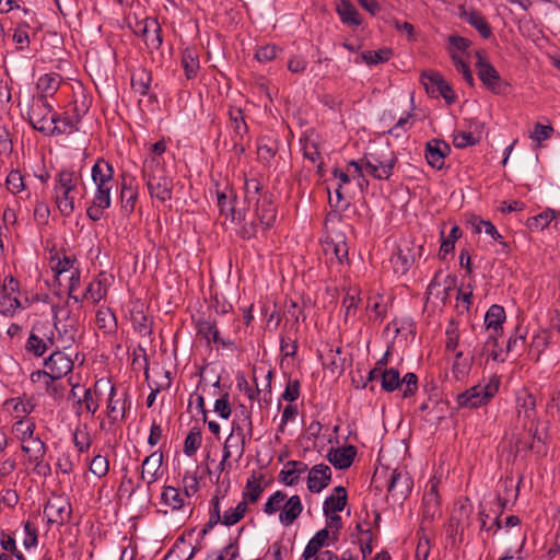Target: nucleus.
Here are the masks:
<instances>
[{
    "label": "nucleus",
    "instance_id": "obj_1",
    "mask_svg": "<svg viewBox=\"0 0 560 560\" xmlns=\"http://www.w3.org/2000/svg\"><path fill=\"white\" fill-rule=\"evenodd\" d=\"M230 210L233 222H243L238 234L245 240L256 237L260 232L270 229L277 219V206L269 191L259 195L246 209L231 207Z\"/></svg>",
    "mask_w": 560,
    "mask_h": 560
},
{
    "label": "nucleus",
    "instance_id": "obj_2",
    "mask_svg": "<svg viewBox=\"0 0 560 560\" xmlns=\"http://www.w3.org/2000/svg\"><path fill=\"white\" fill-rule=\"evenodd\" d=\"M149 194L152 198L165 202L172 199L173 180L167 175L164 163L156 156L145 159L142 166Z\"/></svg>",
    "mask_w": 560,
    "mask_h": 560
},
{
    "label": "nucleus",
    "instance_id": "obj_3",
    "mask_svg": "<svg viewBox=\"0 0 560 560\" xmlns=\"http://www.w3.org/2000/svg\"><path fill=\"white\" fill-rule=\"evenodd\" d=\"M397 161L396 154L388 147L380 148L374 152L364 154L366 172L375 179L380 180L390 178Z\"/></svg>",
    "mask_w": 560,
    "mask_h": 560
},
{
    "label": "nucleus",
    "instance_id": "obj_4",
    "mask_svg": "<svg viewBox=\"0 0 560 560\" xmlns=\"http://www.w3.org/2000/svg\"><path fill=\"white\" fill-rule=\"evenodd\" d=\"M477 61L475 63L479 80L493 94L505 95L510 90V84L503 80L498 70L483 56V51H476Z\"/></svg>",
    "mask_w": 560,
    "mask_h": 560
},
{
    "label": "nucleus",
    "instance_id": "obj_5",
    "mask_svg": "<svg viewBox=\"0 0 560 560\" xmlns=\"http://www.w3.org/2000/svg\"><path fill=\"white\" fill-rule=\"evenodd\" d=\"M54 113V107L48 101L39 102L38 98H36L27 112L28 121L35 130L45 136L63 135L65 129H61L59 126H50L48 115H52Z\"/></svg>",
    "mask_w": 560,
    "mask_h": 560
},
{
    "label": "nucleus",
    "instance_id": "obj_6",
    "mask_svg": "<svg viewBox=\"0 0 560 560\" xmlns=\"http://www.w3.org/2000/svg\"><path fill=\"white\" fill-rule=\"evenodd\" d=\"M421 82L428 94L434 97L442 96L447 104L456 101V95L450 83L435 70H425L421 73Z\"/></svg>",
    "mask_w": 560,
    "mask_h": 560
},
{
    "label": "nucleus",
    "instance_id": "obj_7",
    "mask_svg": "<svg viewBox=\"0 0 560 560\" xmlns=\"http://www.w3.org/2000/svg\"><path fill=\"white\" fill-rule=\"evenodd\" d=\"M498 387L491 384L476 385L457 395V404L462 408L475 409L486 405L494 396Z\"/></svg>",
    "mask_w": 560,
    "mask_h": 560
},
{
    "label": "nucleus",
    "instance_id": "obj_8",
    "mask_svg": "<svg viewBox=\"0 0 560 560\" xmlns=\"http://www.w3.org/2000/svg\"><path fill=\"white\" fill-rule=\"evenodd\" d=\"M229 117L233 129V151L236 155H242L246 151L244 139L248 133V126L245 122L243 110L240 107H231Z\"/></svg>",
    "mask_w": 560,
    "mask_h": 560
},
{
    "label": "nucleus",
    "instance_id": "obj_9",
    "mask_svg": "<svg viewBox=\"0 0 560 560\" xmlns=\"http://www.w3.org/2000/svg\"><path fill=\"white\" fill-rule=\"evenodd\" d=\"M451 153L450 144L442 139H432L425 143L424 156L428 164L435 168L442 170L445 158Z\"/></svg>",
    "mask_w": 560,
    "mask_h": 560
},
{
    "label": "nucleus",
    "instance_id": "obj_10",
    "mask_svg": "<svg viewBox=\"0 0 560 560\" xmlns=\"http://www.w3.org/2000/svg\"><path fill=\"white\" fill-rule=\"evenodd\" d=\"M413 481L407 471L394 469L387 486L388 493L395 500H404L411 492Z\"/></svg>",
    "mask_w": 560,
    "mask_h": 560
},
{
    "label": "nucleus",
    "instance_id": "obj_11",
    "mask_svg": "<svg viewBox=\"0 0 560 560\" xmlns=\"http://www.w3.org/2000/svg\"><path fill=\"white\" fill-rule=\"evenodd\" d=\"M44 365L49 370L50 381L60 380L73 369L72 360L60 350L45 359Z\"/></svg>",
    "mask_w": 560,
    "mask_h": 560
},
{
    "label": "nucleus",
    "instance_id": "obj_12",
    "mask_svg": "<svg viewBox=\"0 0 560 560\" xmlns=\"http://www.w3.org/2000/svg\"><path fill=\"white\" fill-rule=\"evenodd\" d=\"M71 513V504L61 497L49 500L44 508V514L47 515L48 523L62 524L70 520Z\"/></svg>",
    "mask_w": 560,
    "mask_h": 560
},
{
    "label": "nucleus",
    "instance_id": "obj_13",
    "mask_svg": "<svg viewBox=\"0 0 560 560\" xmlns=\"http://www.w3.org/2000/svg\"><path fill=\"white\" fill-rule=\"evenodd\" d=\"M331 481V469L326 464L313 466L307 476V489L313 493H319Z\"/></svg>",
    "mask_w": 560,
    "mask_h": 560
},
{
    "label": "nucleus",
    "instance_id": "obj_14",
    "mask_svg": "<svg viewBox=\"0 0 560 560\" xmlns=\"http://www.w3.org/2000/svg\"><path fill=\"white\" fill-rule=\"evenodd\" d=\"M162 462V452H153L142 462L140 478L147 482L149 489L151 485L159 479V471L161 469Z\"/></svg>",
    "mask_w": 560,
    "mask_h": 560
},
{
    "label": "nucleus",
    "instance_id": "obj_15",
    "mask_svg": "<svg viewBox=\"0 0 560 560\" xmlns=\"http://www.w3.org/2000/svg\"><path fill=\"white\" fill-rule=\"evenodd\" d=\"M357 455V447L354 445H347L343 447L330 448L327 459L337 469L349 468Z\"/></svg>",
    "mask_w": 560,
    "mask_h": 560
},
{
    "label": "nucleus",
    "instance_id": "obj_16",
    "mask_svg": "<svg viewBox=\"0 0 560 560\" xmlns=\"http://www.w3.org/2000/svg\"><path fill=\"white\" fill-rule=\"evenodd\" d=\"M459 16L470 24L482 38L488 39L492 36V28L481 12L477 10L467 11L463 8Z\"/></svg>",
    "mask_w": 560,
    "mask_h": 560
},
{
    "label": "nucleus",
    "instance_id": "obj_17",
    "mask_svg": "<svg viewBox=\"0 0 560 560\" xmlns=\"http://www.w3.org/2000/svg\"><path fill=\"white\" fill-rule=\"evenodd\" d=\"M61 81L62 78L58 73L52 72L42 75L36 83V89L39 92L38 101L45 102L48 96H52L58 91Z\"/></svg>",
    "mask_w": 560,
    "mask_h": 560
},
{
    "label": "nucleus",
    "instance_id": "obj_18",
    "mask_svg": "<svg viewBox=\"0 0 560 560\" xmlns=\"http://www.w3.org/2000/svg\"><path fill=\"white\" fill-rule=\"evenodd\" d=\"M505 320V311L501 305L493 304L489 307L485 316L487 330H492L489 335L501 336L503 332L502 324Z\"/></svg>",
    "mask_w": 560,
    "mask_h": 560
},
{
    "label": "nucleus",
    "instance_id": "obj_19",
    "mask_svg": "<svg viewBox=\"0 0 560 560\" xmlns=\"http://www.w3.org/2000/svg\"><path fill=\"white\" fill-rule=\"evenodd\" d=\"M529 434L532 436L530 443H527L526 441L518 440L516 442V451L520 452L522 450L532 451L537 455H544L546 454L547 447H546V433L540 432L537 427L533 429V424L528 429Z\"/></svg>",
    "mask_w": 560,
    "mask_h": 560
},
{
    "label": "nucleus",
    "instance_id": "obj_20",
    "mask_svg": "<svg viewBox=\"0 0 560 560\" xmlns=\"http://www.w3.org/2000/svg\"><path fill=\"white\" fill-rule=\"evenodd\" d=\"M54 326L58 331V338L61 340L65 349L70 348L75 342V336L78 331V320L68 314L66 324L58 327L57 314L54 315Z\"/></svg>",
    "mask_w": 560,
    "mask_h": 560
},
{
    "label": "nucleus",
    "instance_id": "obj_21",
    "mask_svg": "<svg viewBox=\"0 0 560 560\" xmlns=\"http://www.w3.org/2000/svg\"><path fill=\"white\" fill-rule=\"evenodd\" d=\"M498 338L495 335H489L487 340L482 346H475L472 353H471V361H476L483 355H488V358H491L493 361H501L503 362L504 359L501 358L502 350H498Z\"/></svg>",
    "mask_w": 560,
    "mask_h": 560
},
{
    "label": "nucleus",
    "instance_id": "obj_22",
    "mask_svg": "<svg viewBox=\"0 0 560 560\" xmlns=\"http://www.w3.org/2000/svg\"><path fill=\"white\" fill-rule=\"evenodd\" d=\"M92 180L96 186H113L114 168L104 159H98L92 167Z\"/></svg>",
    "mask_w": 560,
    "mask_h": 560
},
{
    "label": "nucleus",
    "instance_id": "obj_23",
    "mask_svg": "<svg viewBox=\"0 0 560 560\" xmlns=\"http://www.w3.org/2000/svg\"><path fill=\"white\" fill-rule=\"evenodd\" d=\"M303 511L301 498L298 494L290 497L282 506L279 521L284 526H289L300 516Z\"/></svg>",
    "mask_w": 560,
    "mask_h": 560
},
{
    "label": "nucleus",
    "instance_id": "obj_24",
    "mask_svg": "<svg viewBox=\"0 0 560 560\" xmlns=\"http://www.w3.org/2000/svg\"><path fill=\"white\" fill-rule=\"evenodd\" d=\"M516 408L518 419L534 422L536 418V399L526 390L520 393L516 397Z\"/></svg>",
    "mask_w": 560,
    "mask_h": 560
},
{
    "label": "nucleus",
    "instance_id": "obj_25",
    "mask_svg": "<svg viewBox=\"0 0 560 560\" xmlns=\"http://www.w3.org/2000/svg\"><path fill=\"white\" fill-rule=\"evenodd\" d=\"M135 178H130L127 180V175L122 174L121 176V209L126 214H130L135 210L136 201L138 199V191L132 186V182Z\"/></svg>",
    "mask_w": 560,
    "mask_h": 560
},
{
    "label": "nucleus",
    "instance_id": "obj_26",
    "mask_svg": "<svg viewBox=\"0 0 560 560\" xmlns=\"http://www.w3.org/2000/svg\"><path fill=\"white\" fill-rule=\"evenodd\" d=\"M334 492H336V494H334V493L330 494L324 501V506H323L324 514H328V513L335 514V513L341 512V511H343V509L347 505L348 494H347L346 488L342 486H338L334 489Z\"/></svg>",
    "mask_w": 560,
    "mask_h": 560
},
{
    "label": "nucleus",
    "instance_id": "obj_27",
    "mask_svg": "<svg viewBox=\"0 0 560 560\" xmlns=\"http://www.w3.org/2000/svg\"><path fill=\"white\" fill-rule=\"evenodd\" d=\"M337 13L341 22L349 26H359L362 21L357 8L350 0H341L337 5Z\"/></svg>",
    "mask_w": 560,
    "mask_h": 560
},
{
    "label": "nucleus",
    "instance_id": "obj_28",
    "mask_svg": "<svg viewBox=\"0 0 560 560\" xmlns=\"http://www.w3.org/2000/svg\"><path fill=\"white\" fill-rule=\"evenodd\" d=\"M230 435L241 439L242 442H247V440L252 439L253 423L247 411L243 413V418L240 421L233 420Z\"/></svg>",
    "mask_w": 560,
    "mask_h": 560
},
{
    "label": "nucleus",
    "instance_id": "obj_29",
    "mask_svg": "<svg viewBox=\"0 0 560 560\" xmlns=\"http://www.w3.org/2000/svg\"><path fill=\"white\" fill-rule=\"evenodd\" d=\"M329 538V532L327 528H323L318 530L315 536L308 541L306 545L304 552L302 555L304 560H310L316 557L317 552L326 545L327 539Z\"/></svg>",
    "mask_w": 560,
    "mask_h": 560
},
{
    "label": "nucleus",
    "instance_id": "obj_30",
    "mask_svg": "<svg viewBox=\"0 0 560 560\" xmlns=\"http://www.w3.org/2000/svg\"><path fill=\"white\" fill-rule=\"evenodd\" d=\"M39 326L40 324H37L33 327L25 345V350L37 358L43 357L48 349V343H46L45 339L37 335V331L40 330Z\"/></svg>",
    "mask_w": 560,
    "mask_h": 560
},
{
    "label": "nucleus",
    "instance_id": "obj_31",
    "mask_svg": "<svg viewBox=\"0 0 560 560\" xmlns=\"http://www.w3.org/2000/svg\"><path fill=\"white\" fill-rule=\"evenodd\" d=\"M182 66L188 80L197 77L199 71V59L194 48H186L182 55Z\"/></svg>",
    "mask_w": 560,
    "mask_h": 560
},
{
    "label": "nucleus",
    "instance_id": "obj_32",
    "mask_svg": "<svg viewBox=\"0 0 560 560\" xmlns=\"http://www.w3.org/2000/svg\"><path fill=\"white\" fill-rule=\"evenodd\" d=\"M262 480L264 475L257 476L256 472H253V475L247 479L245 490L243 492L245 500H248L250 503L258 501L260 494L264 491V487L261 486Z\"/></svg>",
    "mask_w": 560,
    "mask_h": 560
},
{
    "label": "nucleus",
    "instance_id": "obj_33",
    "mask_svg": "<svg viewBox=\"0 0 560 560\" xmlns=\"http://www.w3.org/2000/svg\"><path fill=\"white\" fill-rule=\"evenodd\" d=\"M152 75L145 68H138L131 77V86L140 95H147L149 92Z\"/></svg>",
    "mask_w": 560,
    "mask_h": 560
},
{
    "label": "nucleus",
    "instance_id": "obj_34",
    "mask_svg": "<svg viewBox=\"0 0 560 560\" xmlns=\"http://www.w3.org/2000/svg\"><path fill=\"white\" fill-rule=\"evenodd\" d=\"M197 335L205 338L208 345L211 341L214 343H219V341H221L217 323L209 319H199L197 322Z\"/></svg>",
    "mask_w": 560,
    "mask_h": 560
},
{
    "label": "nucleus",
    "instance_id": "obj_35",
    "mask_svg": "<svg viewBox=\"0 0 560 560\" xmlns=\"http://www.w3.org/2000/svg\"><path fill=\"white\" fill-rule=\"evenodd\" d=\"M56 206L63 217H70L74 211V196L72 191L55 190Z\"/></svg>",
    "mask_w": 560,
    "mask_h": 560
},
{
    "label": "nucleus",
    "instance_id": "obj_36",
    "mask_svg": "<svg viewBox=\"0 0 560 560\" xmlns=\"http://www.w3.org/2000/svg\"><path fill=\"white\" fill-rule=\"evenodd\" d=\"M115 387L110 386L109 392V399L107 405V416L110 420V422H116L118 420H122L125 418L126 412V399H124L121 402L119 399L115 400Z\"/></svg>",
    "mask_w": 560,
    "mask_h": 560
},
{
    "label": "nucleus",
    "instance_id": "obj_37",
    "mask_svg": "<svg viewBox=\"0 0 560 560\" xmlns=\"http://www.w3.org/2000/svg\"><path fill=\"white\" fill-rule=\"evenodd\" d=\"M80 120H81L80 115H75V117H70L66 114L60 115L57 113H54L49 118L50 124H52L54 126H59V127H61V129L66 130L63 135L78 131L79 130L78 125H79Z\"/></svg>",
    "mask_w": 560,
    "mask_h": 560
},
{
    "label": "nucleus",
    "instance_id": "obj_38",
    "mask_svg": "<svg viewBox=\"0 0 560 560\" xmlns=\"http://www.w3.org/2000/svg\"><path fill=\"white\" fill-rule=\"evenodd\" d=\"M78 177L73 171L62 170L57 174L54 190L75 191Z\"/></svg>",
    "mask_w": 560,
    "mask_h": 560
},
{
    "label": "nucleus",
    "instance_id": "obj_39",
    "mask_svg": "<svg viewBox=\"0 0 560 560\" xmlns=\"http://www.w3.org/2000/svg\"><path fill=\"white\" fill-rule=\"evenodd\" d=\"M382 389L393 393L401 385L400 373L397 369L390 368L381 373Z\"/></svg>",
    "mask_w": 560,
    "mask_h": 560
},
{
    "label": "nucleus",
    "instance_id": "obj_40",
    "mask_svg": "<svg viewBox=\"0 0 560 560\" xmlns=\"http://www.w3.org/2000/svg\"><path fill=\"white\" fill-rule=\"evenodd\" d=\"M440 513L438 492H425L423 495V518L432 521Z\"/></svg>",
    "mask_w": 560,
    "mask_h": 560
},
{
    "label": "nucleus",
    "instance_id": "obj_41",
    "mask_svg": "<svg viewBox=\"0 0 560 560\" xmlns=\"http://www.w3.org/2000/svg\"><path fill=\"white\" fill-rule=\"evenodd\" d=\"M202 442L201 430L197 427H192L184 442V453L187 456H192L196 454L198 448L200 447Z\"/></svg>",
    "mask_w": 560,
    "mask_h": 560
},
{
    "label": "nucleus",
    "instance_id": "obj_42",
    "mask_svg": "<svg viewBox=\"0 0 560 560\" xmlns=\"http://www.w3.org/2000/svg\"><path fill=\"white\" fill-rule=\"evenodd\" d=\"M451 59L453 61V65L457 72L462 73L463 79L466 81V83L470 86H475V79L472 77V72L470 70L469 65L463 60V58L456 54L455 51H451Z\"/></svg>",
    "mask_w": 560,
    "mask_h": 560
},
{
    "label": "nucleus",
    "instance_id": "obj_43",
    "mask_svg": "<svg viewBox=\"0 0 560 560\" xmlns=\"http://www.w3.org/2000/svg\"><path fill=\"white\" fill-rule=\"evenodd\" d=\"M162 502L165 505L172 508V510H178L184 505V499L179 493L178 489L174 487H165L161 494Z\"/></svg>",
    "mask_w": 560,
    "mask_h": 560
},
{
    "label": "nucleus",
    "instance_id": "obj_44",
    "mask_svg": "<svg viewBox=\"0 0 560 560\" xmlns=\"http://www.w3.org/2000/svg\"><path fill=\"white\" fill-rule=\"evenodd\" d=\"M247 511L246 501H241L235 509H230L224 512L222 517V524L225 526H232L238 523L245 515Z\"/></svg>",
    "mask_w": 560,
    "mask_h": 560
},
{
    "label": "nucleus",
    "instance_id": "obj_45",
    "mask_svg": "<svg viewBox=\"0 0 560 560\" xmlns=\"http://www.w3.org/2000/svg\"><path fill=\"white\" fill-rule=\"evenodd\" d=\"M471 223H472V226H474L476 233H480L483 229L485 232L488 235H490L493 240L498 241L504 247H508V244L502 241L501 234L498 232L495 226L490 221L482 220L480 218H475Z\"/></svg>",
    "mask_w": 560,
    "mask_h": 560
},
{
    "label": "nucleus",
    "instance_id": "obj_46",
    "mask_svg": "<svg viewBox=\"0 0 560 560\" xmlns=\"http://www.w3.org/2000/svg\"><path fill=\"white\" fill-rule=\"evenodd\" d=\"M23 307L16 296L0 291V313L3 315H13L16 308Z\"/></svg>",
    "mask_w": 560,
    "mask_h": 560
},
{
    "label": "nucleus",
    "instance_id": "obj_47",
    "mask_svg": "<svg viewBox=\"0 0 560 560\" xmlns=\"http://www.w3.org/2000/svg\"><path fill=\"white\" fill-rule=\"evenodd\" d=\"M246 442L241 439L229 435L223 446L224 459H229L232 455V450L237 453V459H241L245 452Z\"/></svg>",
    "mask_w": 560,
    "mask_h": 560
},
{
    "label": "nucleus",
    "instance_id": "obj_48",
    "mask_svg": "<svg viewBox=\"0 0 560 560\" xmlns=\"http://www.w3.org/2000/svg\"><path fill=\"white\" fill-rule=\"evenodd\" d=\"M265 191L266 190L262 189V185L258 179H246L244 184V200L247 205H252V202Z\"/></svg>",
    "mask_w": 560,
    "mask_h": 560
},
{
    "label": "nucleus",
    "instance_id": "obj_49",
    "mask_svg": "<svg viewBox=\"0 0 560 560\" xmlns=\"http://www.w3.org/2000/svg\"><path fill=\"white\" fill-rule=\"evenodd\" d=\"M556 217V211L555 210H548V211H544L535 217H532L527 220V226L530 229V230H544L545 228H547L549 225V223L551 222V220Z\"/></svg>",
    "mask_w": 560,
    "mask_h": 560
},
{
    "label": "nucleus",
    "instance_id": "obj_50",
    "mask_svg": "<svg viewBox=\"0 0 560 560\" xmlns=\"http://www.w3.org/2000/svg\"><path fill=\"white\" fill-rule=\"evenodd\" d=\"M392 56V49L369 50L361 55L362 60L368 65H378L386 62Z\"/></svg>",
    "mask_w": 560,
    "mask_h": 560
},
{
    "label": "nucleus",
    "instance_id": "obj_51",
    "mask_svg": "<svg viewBox=\"0 0 560 560\" xmlns=\"http://www.w3.org/2000/svg\"><path fill=\"white\" fill-rule=\"evenodd\" d=\"M474 361L463 359V352L459 351L455 354V362L453 364V374L457 380L463 378L470 371L471 363Z\"/></svg>",
    "mask_w": 560,
    "mask_h": 560
},
{
    "label": "nucleus",
    "instance_id": "obj_52",
    "mask_svg": "<svg viewBox=\"0 0 560 560\" xmlns=\"http://www.w3.org/2000/svg\"><path fill=\"white\" fill-rule=\"evenodd\" d=\"M109 462L107 457L96 455L93 457L90 464V471L98 478L104 477L108 474Z\"/></svg>",
    "mask_w": 560,
    "mask_h": 560
},
{
    "label": "nucleus",
    "instance_id": "obj_53",
    "mask_svg": "<svg viewBox=\"0 0 560 560\" xmlns=\"http://www.w3.org/2000/svg\"><path fill=\"white\" fill-rule=\"evenodd\" d=\"M287 494L282 491H276L265 503L264 512L268 515H271L278 511H280Z\"/></svg>",
    "mask_w": 560,
    "mask_h": 560
},
{
    "label": "nucleus",
    "instance_id": "obj_54",
    "mask_svg": "<svg viewBox=\"0 0 560 560\" xmlns=\"http://www.w3.org/2000/svg\"><path fill=\"white\" fill-rule=\"evenodd\" d=\"M5 185L8 190L12 194H19L25 188L23 176L19 171H11L9 173Z\"/></svg>",
    "mask_w": 560,
    "mask_h": 560
},
{
    "label": "nucleus",
    "instance_id": "obj_55",
    "mask_svg": "<svg viewBox=\"0 0 560 560\" xmlns=\"http://www.w3.org/2000/svg\"><path fill=\"white\" fill-rule=\"evenodd\" d=\"M105 294L106 289L103 287L102 281H93L88 285L83 298L92 299L94 303H97L104 298Z\"/></svg>",
    "mask_w": 560,
    "mask_h": 560
},
{
    "label": "nucleus",
    "instance_id": "obj_56",
    "mask_svg": "<svg viewBox=\"0 0 560 560\" xmlns=\"http://www.w3.org/2000/svg\"><path fill=\"white\" fill-rule=\"evenodd\" d=\"M478 142V138L474 137L471 132L459 131L454 135L453 144L457 149H464L470 145H475Z\"/></svg>",
    "mask_w": 560,
    "mask_h": 560
},
{
    "label": "nucleus",
    "instance_id": "obj_57",
    "mask_svg": "<svg viewBox=\"0 0 560 560\" xmlns=\"http://www.w3.org/2000/svg\"><path fill=\"white\" fill-rule=\"evenodd\" d=\"M13 428L16 432L20 433L19 439L21 440L22 443H25L27 440L32 441V439H34L33 438L34 430H35L34 422L25 423L24 421L20 420L14 423Z\"/></svg>",
    "mask_w": 560,
    "mask_h": 560
},
{
    "label": "nucleus",
    "instance_id": "obj_58",
    "mask_svg": "<svg viewBox=\"0 0 560 560\" xmlns=\"http://www.w3.org/2000/svg\"><path fill=\"white\" fill-rule=\"evenodd\" d=\"M325 252L328 254L331 252L338 264H342L348 259V246L345 242L328 244Z\"/></svg>",
    "mask_w": 560,
    "mask_h": 560
},
{
    "label": "nucleus",
    "instance_id": "obj_59",
    "mask_svg": "<svg viewBox=\"0 0 560 560\" xmlns=\"http://www.w3.org/2000/svg\"><path fill=\"white\" fill-rule=\"evenodd\" d=\"M229 393H225L214 402V411L218 412L222 419H229L232 413V407L229 401Z\"/></svg>",
    "mask_w": 560,
    "mask_h": 560
},
{
    "label": "nucleus",
    "instance_id": "obj_60",
    "mask_svg": "<svg viewBox=\"0 0 560 560\" xmlns=\"http://www.w3.org/2000/svg\"><path fill=\"white\" fill-rule=\"evenodd\" d=\"M306 470H300L298 468H285L282 469L279 474V480L287 486H294L298 483L300 475L305 472Z\"/></svg>",
    "mask_w": 560,
    "mask_h": 560
},
{
    "label": "nucleus",
    "instance_id": "obj_61",
    "mask_svg": "<svg viewBox=\"0 0 560 560\" xmlns=\"http://www.w3.org/2000/svg\"><path fill=\"white\" fill-rule=\"evenodd\" d=\"M406 384V389L402 393L404 398L413 396L418 390V376L409 372L401 378V384Z\"/></svg>",
    "mask_w": 560,
    "mask_h": 560
},
{
    "label": "nucleus",
    "instance_id": "obj_62",
    "mask_svg": "<svg viewBox=\"0 0 560 560\" xmlns=\"http://www.w3.org/2000/svg\"><path fill=\"white\" fill-rule=\"evenodd\" d=\"M144 43L147 47L152 50H158L162 45V28L160 27V31H156V28H152L148 34L144 36Z\"/></svg>",
    "mask_w": 560,
    "mask_h": 560
},
{
    "label": "nucleus",
    "instance_id": "obj_63",
    "mask_svg": "<svg viewBox=\"0 0 560 560\" xmlns=\"http://www.w3.org/2000/svg\"><path fill=\"white\" fill-rule=\"evenodd\" d=\"M446 337H447L446 345H445L446 350L454 351L458 346V339H459V336L457 332V327H456L454 320H451V323L446 329Z\"/></svg>",
    "mask_w": 560,
    "mask_h": 560
},
{
    "label": "nucleus",
    "instance_id": "obj_64",
    "mask_svg": "<svg viewBox=\"0 0 560 560\" xmlns=\"http://www.w3.org/2000/svg\"><path fill=\"white\" fill-rule=\"evenodd\" d=\"M300 396V381L293 380L289 381L284 393L282 394V399L289 402L295 401Z\"/></svg>",
    "mask_w": 560,
    "mask_h": 560
}]
</instances>
